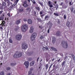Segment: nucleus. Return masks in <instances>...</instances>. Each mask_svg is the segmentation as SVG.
I'll list each match as a JSON object with an SVG mask.
<instances>
[{"label":"nucleus","mask_w":75,"mask_h":75,"mask_svg":"<svg viewBox=\"0 0 75 75\" xmlns=\"http://www.w3.org/2000/svg\"><path fill=\"white\" fill-rule=\"evenodd\" d=\"M51 23V21H49L47 23V25H49V24H50V23Z\"/></svg>","instance_id":"3c124183"},{"label":"nucleus","mask_w":75,"mask_h":75,"mask_svg":"<svg viewBox=\"0 0 75 75\" xmlns=\"http://www.w3.org/2000/svg\"><path fill=\"white\" fill-rule=\"evenodd\" d=\"M56 41V38L54 37H53L52 38V44H55V42Z\"/></svg>","instance_id":"1a4fd4ad"},{"label":"nucleus","mask_w":75,"mask_h":75,"mask_svg":"<svg viewBox=\"0 0 75 75\" xmlns=\"http://www.w3.org/2000/svg\"><path fill=\"white\" fill-rule=\"evenodd\" d=\"M51 68V66H50L49 68V69H48L49 71H50V69Z\"/></svg>","instance_id":"de8ad7c7"},{"label":"nucleus","mask_w":75,"mask_h":75,"mask_svg":"<svg viewBox=\"0 0 75 75\" xmlns=\"http://www.w3.org/2000/svg\"><path fill=\"white\" fill-rule=\"evenodd\" d=\"M22 36L21 35H17L16 36V39L17 40H20L21 39Z\"/></svg>","instance_id":"39448f33"},{"label":"nucleus","mask_w":75,"mask_h":75,"mask_svg":"<svg viewBox=\"0 0 75 75\" xmlns=\"http://www.w3.org/2000/svg\"><path fill=\"white\" fill-rule=\"evenodd\" d=\"M23 27L22 28L21 30L23 32H25L28 29V25H23Z\"/></svg>","instance_id":"7ed1b4c3"},{"label":"nucleus","mask_w":75,"mask_h":75,"mask_svg":"<svg viewBox=\"0 0 75 75\" xmlns=\"http://www.w3.org/2000/svg\"><path fill=\"white\" fill-rule=\"evenodd\" d=\"M71 12H73V11H74V8L71 7Z\"/></svg>","instance_id":"e433bc0d"},{"label":"nucleus","mask_w":75,"mask_h":75,"mask_svg":"<svg viewBox=\"0 0 75 75\" xmlns=\"http://www.w3.org/2000/svg\"><path fill=\"white\" fill-rule=\"evenodd\" d=\"M39 28H40V29H42L43 28V27L42 26H39Z\"/></svg>","instance_id":"49530a36"},{"label":"nucleus","mask_w":75,"mask_h":75,"mask_svg":"<svg viewBox=\"0 0 75 75\" xmlns=\"http://www.w3.org/2000/svg\"><path fill=\"white\" fill-rule=\"evenodd\" d=\"M57 23H58L59 24H60V21H59V19L58 20V21L57 22Z\"/></svg>","instance_id":"c03bdc74"},{"label":"nucleus","mask_w":75,"mask_h":75,"mask_svg":"<svg viewBox=\"0 0 75 75\" xmlns=\"http://www.w3.org/2000/svg\"><path fill=\"white\" fill-rule=\"evenodd\" d=\"M63 4H64V3H63V2H61L60 4V6H62Z\"/></svg>","instance_id":"680f3d73"},{"label":"nucleus","mask_w":75,"mask_h":75,"mask_svg":"<svg viewBox=\"0 0 75 75\" xmlns=\"http://www.w3.org/2000/svg\"><path fill=\"white\" fill-rule=\"evenodd\" d=\"M35 8L38 10V11H40V8L39 7H36Z\"/></svg>","instance_id":"7c9ffc66"},{"label":"nucleus","mask_w":75,"mask_h":75,"mask_svg":"<svg viewBox=\"0 0 75 75\" xmlns=\"http://www.w3.org/2000/svg\"><path fill=\"white\" fill-rule=\"evenodd\" d=\"M34 31V27L33 26H31L30 28V30H29V32L30 33H33Z\"/></svg>","instance_id":"0eeeda50"},{"label":"nucleus","mask_w":75,"mask_h":75,"mask_svg":"<svg viewBox=\"0 0 75 75\" xmlns=\"http://www.w3.org/2000/svg\"><path fill=\"white\" fill-rule=\"evenodd\" d=\"M21 23V22H20V20H18L16 22V24H20Z\"/></svg>","instance_id":"412c9836"},{"label":"nucleus","mask_w":75,"mask_h":75,"mask_svg":"<svg viewBox=\"0 0 75 75\" xmlns=\"http://www.w3.org/2000/svg\"><path fill=\"white\" fill-rule=\"evenodd\" d=\"M11 69V68L10 67H6V70L7 71H9Z\"/></svg>","instance_id":"2f4dec72"},{"label":"nucleus","mask_w":75,"mask_h":75,"mask_svg":"<svg viewBox=\"0 0 75 75\" xmlns=\"http://www.w3.org/2000/svg\"><path fill=\"white\" fill-rule=\"evenodd\" d=\"M54 15L55 16H58V13H54Z\"/></svg>","instance_id":"c9c22d12"},{"label":"nucleus","mask_w":75,"mask_h":75,"mask_svg":"<svg viewBox=\"0 0 75 75\" xmlns=\"http://www.w3.org/2000/svg\"><path fill=\"white\" fill-rule=\"evenodd\" d=\"M50 7H52V5H50Z\"/></svg>","instance_id":"338daca9"},{"label":"nucleus","mask_w":75,"mask_h":75,"mask_svg":"<svg viewBox=\"0 0 75 75\" xmlns=\"http://www.w3.org/2000/svg\"><path fill=\"white\" fill-rule=\"evenodd\" d=\"M35 38L34 37H33V36L31 37L30 38V40L32 41H34L35 40Z\"/></svg>","instance_id":"6ab92c4d"},{"label":"nucleus","mask_w":75,"mask_h":75,"mask_svg":"<svg viewBox=\"0 0 75 75\" xmlns=\"http://www.w3.org/2000/svg\"><path fill=\"white\" fill-rule=\"evenodd\" d=\"M19 12H20L21 13V12H22V11H24V10L23 9H20L18 10Z\"/></svg>","instance_id":"f704fd0d"},{"label":"nucleus","mask_w":75,"mask_h":75,"mask_svg":"<svg viewBox=\"0 0 75 75\" xmlns=\"http://www.w3.org/2000/svg\"><path fill=\"white\" fill-rule=\"evenodd\" d=\"M72 57L73 59H75V56H72Z\"/></svg>","instance_id":"4d7b16f0"},{"label":"nucleus","mask_w":75,"mask_h":75,"mask_svg":"<svg viewBox=\"0 0 75 75\" xmlns=\"http://www.w3.org/2000/svg\"><path fill=\"white\" fill-rule=\"evenodd\" d=\"M44 14L40 16L42 18H43V17H44Z\"/></svg>","instance_id":"09e8293b"},{"label":"nucleus","mask_w":75,"mask_h":75,"mask_svg":"<svg viewBox=\"0 0 75 75\" xmlns=\"http://www.w3.org/2000/svg\"><path fill=\"white\" fill-rule=\"evenodd\" d=\"M69 4L70 6H71V5H72V4H73V3L72 4H71V2H70L69 3Z\"/></svg>","instance_id":"5fc2aeb1"},{"label":"nucleus","mask_w":75,"mask_h":75,"mask_svg":"<svg viewBox=\"0 0 75 75\" xmlns=\"http://www.w3.org/2000/svg\"><path fill=\"white\" fill-rule=\"evenodd\" d=\"M34 15H35V16H36V14H37V12H36V11H35L34 12Z\"/></svg>","instance_id":"a19ab883"},{"label":"nucleus","mask_w":75,"mask_h":75,"mask_svg":"<svg viewBox=\"0 0 75 75\" xmlns=\"http://www.w3.org/2000/svg\"><path fill=\"white\" fill-rule=\"evenodd\" d=\"M56 35L57 36H61V33H60V31H58L56 33Z\"/></svg>","instance_id":"f8f14e48"},{"label":"nucleus","mask_w":75,"mask_h":75,"mask_svg":"<svg viewBox=\"0 0 75 75\" xmlns=\"http://www.w3.org/2000/svg\"><path fill=\"white\" fill-rule=\"evenodd\" d=\"M52 27V23H50V25L49 26V29L50 30V29H51V27Z\"/></svg>","instance_id":"bb28decb"},{"label":"nucleus","mask_w":75,"mask_h":75,"mask_svg":"<svg viewBox=\"0 0 75 75\" xmlns=\"http://www.w3.org/2000/svg\"><path fill=\"white\" fill-rule=\"evenodd\" d=\"M32 74V71H29L28 72V75H31Z\"/></svg>","instance_id":"cd10ccee"},{"label":"nucleus","mask_w":75,"mask_h":75,"mask_svg":"<svg viewBox=\"0 0 75 75\" xmlns=\"http://www.w3.org/2000/svg\"><path fill=\"white\" fill-rule=\"evenodd\" d=\"M24 64L25 66V67L26 68H28V66L29 65V62H25L24 63Z\"/></svg>","instance_id":"423d86ee"},{"label":"nucleus","mask_w":75,"mask_h":75,"mask_svg":"<svg viewBox=\"0 0 75 75\" xmlns=\"http://www.w3.org/2000/svg\"><path fill=\"white\" fill-rule=\"evenodd\" d=\"M9 42L10 43H12L13 41L12 40V39L11 38H9Z\"/></svg>","instance_id":"473e14b6"},{"label":"nucleus","mask_w":75,"mask_h":75,"mask_svg":"<svg viewBox=\"0 0 75 75\" xmlns=\"http://www.w3.org/2000/svg\"><path fill=\"white\" fill-rule=\"evenodd\" d=\"M39 4H40V5L42 6V7L43 6V3L41 2L40 1H39L38 2Z\"/></svg>","instance_id":"a878e982"},{"label":"nucleus","mask_w":75,"mask_h":75,"mask_svg":"<svg viewBox=\"0 0 75 75\" xmlns=\"http://www.w3.org/2000/svg\"><path fill=\"white\" fill-rule=\"evenodd\" d=\"M4 75V71H1L0 72V75Z\"/></svg>","instance_id":"aec40b11"},{"label":"nucleus","mask_w":75,"mask_h":75,"mask_svg":"<svg viewBox=\"0 0 75 75\" xmlns=\"http://www.w3.org/2000/svg\"><path fill=\"white\" fill-rule=\"evenodd\" d=\"M28 23L29 24H32V23H33V21L32 20H31V19H29L28 20Z\"/></svg>","instance_id":"4468645a"},{"label":"nucleus","mask_w":75,"mask_h":75,"mask_svg":"<svg viewBox=\"0 0 75 75\" xmlns=\"http://www.w3.org/2000/svg\"><path fill=\"white\" fill-rule=\"evenodd\" d=\"M17 64L16 63H12L11 64V66H14V65H16Z\"/></svg>","instance_id":"5701e85b"},{"label":"nucleus","mask_w":75,"mask_h":75,"mask_svg":"<svg viewBox=\"0 0 75 75\" xmlns=\"http://www.w3.org/2000/svg\"><path fill=\"white\" fill-rule=\"evenodd\" d=\"M22 57V52L19 51H17L16 53L14 54L13 55V57L14 58H21Z\"/></svg>","instance_id":"f257e3e1"},{"label":"nucleus","mask_w":75,"mask_h":75,"mask_svg":"<svg viewBox=\"0 0 75 75\" xmlns=\"http://www.w3.org/2000/svg\"><path fill=\"white\" fill-rule=\"evenodd\" d=\"M49 67V66H48V64H47L46 65V70H47V69H48V68Z\"/></svg>","instance_id":"c756f323"},{"label":"nucleus","mask_w":75,"mask_h":75,"mask_svg":"<svg viewBox=\"0 0 75 75\" xmlns=\"http://www.w3.org/2000/svg\"><path fill=\"white\" fill-rule=\"evenodd\" d=\"M48 55V53H45V56H47Z\"/></svg>","instance_id":"a18cd8bd"},{"label":"nucleus","mask_w":75,"mask_h":75,"mask_svg":"<svg viewBox=\"0 0 75 75\" xmlns=\"http://www.w3.org/2000/svg\"><path fill=\"white\" fill-rule=\"evenodd\" d=\"M1 20H3L2 19V17H0V21Z\"/></svg>","instance_id":"774afa93"},{"label":"nucleus","mask_w":75,"mask_h":75,"mask_svg":"<svg viewBox=\"0 0 75 75\" xmlns=\"http://www.w3.org/2000/svg\"><path fill=\"white\" fill-rule=\"evenodd\" d=\"M62 45L63 47H64V48H68V45L67 41H62Z\"/></svg>","instance_id":"f03ea898"},{"label":"nucleus","mask_w":75,"mask_h":75,"mask_svg":"<svg viewBox=\"0 0 75 75\" xmlns=\"http://www.w3.org/2000/svg\"><path fill=\"white\" fill-rule=\"evenodd\" d=\"M43 38V36L41 35L40 37V39H42Z\"/></svg>","instance_id":"6e6d98bb"},{"label":"nucleus","mask_w":75,"mask_h":75,"mask_svg":"<svg viewBox=\"0 0 75 75\" xmlns=\"http://www.w3.org/2000/svg\"><path fill=\"white\" fill-rule=\"evenodd\" d=\"M66 18H67V16H66V15H64V19H66Z\"/></svg>","instance_id":"864d4df0"},{"label":"nucleus","mask_w":75,"mask_h":75,"mask_svg":"<svg viewBox=\"0 0 75 75\" xmlns=\"http://www.w3.org/2000/svg\"><path fill=\"white\" fill-rule=\"evenodd\" d=\"M2 6H6V3L4 2L2 3Z\"/></svg>","instance_id":"c85d7f7f"},{"label":"nucleus","mask_w":75,"mask_h":75,"mask_svg":"<svg viewBox=\"0 0 75 75\" xmlns=\"http://www.w3.org/2000/svg\"><path fill=\"white\" fill-rule=\"evenodd\" d=\"M33 52L31 53V52H30V53H29V54H30V55H31V54H33Z\"/></svg>","instance_id":"603ef678"},{"label":"nucleus","mask_w":75,"mask_h":75,"mask_svg":"<svg viewBox=\"0 0 75 75\" xmlns=\"http://www.w3.org/2000/svg\"><path fill=\"white\" fill-rule=\"evenodd\" d=\"M3 13V11H0V15H1V14Z\"/></svg>","instance_id":"bf43d9fd"},{"label":"nucleus","mask_w":75,"mask_h":75,"mask_svg":"<svg viewBox=\"0 0 75 75\" xmlns=\"http://www.w3.org/2000/svg\"><path fill=\"white\" fill-rule=\"evenodd\" d=\"M30 1H31V2L33 3V4H36V2L35 1V0H30Z\"/></svg>","instance_id":"b1692460"},{"label":"nucleus","mask_w":75,"mask_h":75,"mask_svg":"<svg viewBox=\"0 0 75 75\" xmlns=\"http://www.w3.org/2000/svg\"><path fill=\"white\" fill-rule=\"evenodd\" d=\"M67 58V56H66L65 57V58H64V61H65V60H66V59Z\"/></svg>","instance_id":"37998d69"},{"label":"nucleus","mask_w":75,"mask_h":75,"mask_svg":"<svg viewBox=\"0 0 75 75\" xmlns=\"http://www.w3.org/2000/svg\"><path fill=\"white\" fill-rule=\"evenodd\" d=\"M4 1L7 2V6H10V1L9 0H4Z\"/></svg>","instance_id":"9b49d317"},{"label":"nucleus","mask_w":75,"mask_h":75,"mask_svg":"<svg viewBox=\"0 0 75 75\" xmlns=\"http://www.w3.org/2000/svg\"><path fill=\"white\" fill-rule=\"evenodd\" d=\"M35 63V62L33 61L32 62H31L30 63V65L31 67H32V66H33L34 65V64Z\"/></svg>","instance_id":"a211bd4d"},{"label":"nucleus","mask_w":75,"mask_h":75,"mask_svg":"<svg viewBox=\"0 0 75 75\" xmlns=\"http://www.w3.org/2000/svg\"><path fill=\"white\" fill-rule=\"evenodd\" d=\"M67 61V60H66L65 61L64 60L63 62H62V66H64L65 64V62Z\"/></svg>","instance_id":"4be33fe9"},{"label":"nucleus","mask_w":75,"mask_h":75,"mask_svg":"<svg viewBox=\"0 0 75 75\" xmlns=\"http://www.w3.org/2000/svg\"><path fill=\"white\" fill-rule=\"evenodd\" d=\"M24 21H27V19L24 18L23 19Z\"/></svg>","instance_id":"79ce46f5"},{"label":"nucleus","mask_w":75,"mask_h":75,"mask_svg":"<svg viewBox=\"0 0 75 75\" xmlns=\"http://www.w3.org/2000/svg\"><path fill=\"white\" fill-rule=\"evenodd\" d=\"M28 48V45L25 43H23L22 45V48L24 50H26Z\"/></svg>","instance_id":"20e7f679"},{"label":"nucleus","mask_w":75,"mask_h":75,"mask_svg":"<svg viewBox=\"0 0 75 75\" xmlns=\"http://www.w3.org/2000/svg\"><path fill=\"white\" fill-rule=\"evenodd\" d=\"M48 18H49V16H45V21H47V20H48Z\"/></svg>","instance_id":"f3484780"},{"label":"nucleus","mask_w":75,"mask_h":75,"mask_svg":"<svg viewBox=\"0 0 75 75\" xmlns=\"http://www.w3.org/2000/svg\"><path fill=\"white\" fill-rule=\"evenodd\" d=\"M18 1H19V0H16V1L15 2V3L16 4H17L18 2Z\"/></svg>","instance_id":"58836bf2"},{"label":"nucleus","mask_w":75,"mask_h":75,"mask_svg":"<svg viewBox=\"0 0 75 75\" xmlns=\"http://www.w3.org/2000/svg\"><path fill=\"white\" fill-rule=\"evenodd\" d=\"M50 29H48V30H47V33H48V34L50 32Z\"/></svg>","instance_id":"e2e57ef3"},{"label":"nucleus","mask_w":75,"mask_h":75,"mask_svg":"<svg viewBox=\"0 0 75 75\" xmlns=\"http://www.w3.org/2000/svg\"><path fill=\"white\" fill-rule=\"evenodd\" d=\"M43 51H45V50L46 51H48L49 49L48 48V47H47V46H46V47H44L43 48Z\"/></svg>","instance_id":"9d476101"},{"label":"nucleus","mask_w":75,"mask_h":75,"mask_svg":"<svg viewBox=\"0 0 75 75\" xmlns=\"http://www.w3.org/2000/svg\"><path fill=\"white\" fill-rule=\"evenodd\" d=\"M50 48L52 50H53V51H56V52H57L58 51V50H57V49L53 47H51Z\"/></svg>","instance_id":"ddd939ff"},{"label":"nucleus","mask_w":75,"mask_h":75,"mask_svg":"<svg viewBox=\"0 0 75 75\" xmlns=\"http://www.w3.org/2000/svg\"><path fill=\"white\" fill-rule=\"evenodd\" d=\"M37 20L38 21H42L41 19L40 18H37Z\"/></svg>","instance_id":"72a5a7b5"},{"label":"nucleus","mask_w":75,"mask_h":75,"mask_svg":"<svg viewBox=\"0 0 75 75\" xmlns=\"http://www.w3.org/2000/svg\"><path fill=\"white\" fill-rule=\"evenodd\" d=\"M7 15L8 16V17H11V16H10V13H8L7 14Z\"/></svg>","instance_id":"ea45409f"},{"label":"nucleus","mask_w":75,"mask_h":75,"mask_svg":"<svg viewBox=\"0 0 75 75\" xmlns=\"http://www.w3.org/2000/svg\"><path fill=\"white\" fill-rule=\"evenodd\" d=\"M40 59V57H38L37 59V62H38V60H39V59Z\"/></svg>","instance_id":"052dcab7"},{"label":"nucleus","mask_w":75,"mask_h":75,"mask_svg":"<svg viewBox=\"0 0 75 75\" xmlns=\"http://www.w3.org/2000/svg\"><path fill=\"white\" fill-rule=\"evenodd\" d=\"M48 4H50H50H51V2L50 1H48Z\"/></svg>","instance_id":"69168bd1"},{"label":"nucleus","mask_w":75,"mask_h":75,"mask_svg":"<svg viewBox=\"0 0 75 75\" xmlns=\"http://www.w3.org/2000/svg\"><path fill=\"white\" fill-rule=\"evenodd\" d=\"M23 6L24 7H27L28 6V5L27 4V2L25 1L23 2Z\"/></svg>","instance_id":"6e6552de"},{"label":"nucleus","mask_w":75,"mask_h":75,"mask_svg":"<svg viewBox=\"0 0 75 75\" xmlns=\"http://www.w3.org/2000/svg\"><path fill=\"white\" fill-rule=\"evenodd\" d=\"M56 69H58V65H57L55 68Z\"/></svg>","instance_id":"8fccbe9b"},{"label":"nucleus","mask_w":75,"mask_h":75,"mask_svg":"<svg viewBox=\"0 0 75 75\" xmlns=\"http://www.w3.org/2000/svg\"><path fill=\"white\" fill-rule=\"evenodd\" d=\"M26 10L28 11L29 13H30L31 11V8L30 7H28L26 9Z\"/></svg>","instance_id":"2eb2a0df"},{"label":"nucleus","mask_w":75,"mask_h":75,"mask_svg":"<svg viewBox=\"0 0 75 75\" xmlns=\"http://www.w3.org/2000/svg\"><path fill=\"white\" fill-rule=\"evenodd\" d=\"M14 6H15V5L13 4L10 6V7L11 8H13V7H14Z\"/></svg>","instance_id":"4c0bfd02"},{"label":"nucleus","mask_w":75,"mask_h":75,"mask_svg":"<svg viewBox=\"0 0 75 75\" xmlns=\"http://www.w3.org/2000/svg\"><path fill=\"white\" fill-rule=\"evenodd\" d=\"M46 61L47 62H48V59L47 58H46Z\"/></svg>","instance_id":"0e129e2a"},{"label":"nucleus","mask_w":75,"mask_h":75,"mask_svg":"<svg viewBox=\"0 0 75 75\" xmlns=\"http://www.w3.org/2000/svg\"><path fill=\"white\" fill-rule=\"evenodd\" d=\"M70 24V22L69 21H67V27H69V25Z\"/></svg>","instance_id":"393cba45"},{"label":"nucleus","mask_w":75,"mask_h":75,"mask_svg":"<svg viewBox=\"0 0 75 75\" xmlns=\"http://www.w3.org/2000/svg\"><path fill=\"white\" fill-rule=\"evenodd\" d=\"M43 14V13H42V11H40V15H41V14Z\"/></svg>","instance_id":"13d9d810"},{"label":"nucleus","mask_w":75,"mask_h":75,"mask_svg":"<svg viewBox=\"0 0 75 75\" xmlns=\"http://www.w3.org/2000/svg\"><path fill=\"white\" fill-rule=\"evenodd\" d=\"M32 37H34L35 38H36L37 37V33H34L32 34Z\"/></svg>","instance_id":"dca6fc26"}]
</instances>
